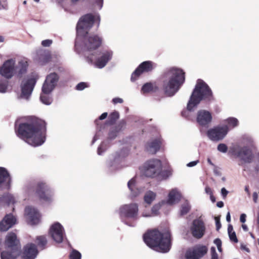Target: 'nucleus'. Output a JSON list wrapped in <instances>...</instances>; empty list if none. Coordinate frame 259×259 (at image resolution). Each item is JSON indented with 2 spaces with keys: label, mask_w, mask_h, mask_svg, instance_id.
<instances>
[{
  "label": "nucleus",
  "mask_w": 259,
  "mask_h": 259,
  "mask_svg": "<svg viewBox=\"0 0 259 259\" xmlns=\"http://www.w3.org/2000/svg\"><path fill=\"white\" fill-rule=\"evenodd\" d=\"M17 122L15 126H16ZM17 136L28 144L36 147L46 141V123L45 121L33 117L15 127Z\"/></svg>",
  "instance_id": "nucleus-1"
},
{
  "label": "nucleus",
  "mask_w": 259,
  "mask_h": 259,
  "mask_svg": "<svg viewBox=\"0 0 259 259\" xmlns=\"http://www.w3.org/2000/svg\"><path fill=\"white\" fill-rule=\"evenodd\" d=\"M143 240L151 248L161 252H168L171 247L170 234L168 230L161 233L155 230L143 235Z\"/></svg>",
  "instance_id": "nucleus-2"
},
{
  "label": "nucleus",
  "mask_w": 259,
  "mask_h": 259,
  "mask_svg": "<svg viewBox=\"0 0 259 259\" xmlns=\"http://www.w3.org/2000/svg\"><path fill=\"white\" fill-rule=\"evenodd\" d=\"M163 89L169 97L173 96L180 89L185 81V73L181 69L171 68L163 75Z\"/></svg>",
  "instance_id": "nucleus-3"
},
{
  "label": "nucleus",
  "mask_w": 259,
  "mask_h": 259,
  "mask_svg": "<svg viewBox=\"0 0 259 259\" xmlns=\"http://www.w3.org/2000/svg\"><path fill=\"white\" fill-rule=\"evenodd\" d=\"M212 92L208 85L202 80L198 79L195 87L187 104L188 111H192L202 100H210Z\"/></svg>",
  "instance_id": "nucleus-4"
},
{
  "label": "nucleus",
  "mask_w": 259,
  "mask_h": 259,
  "mask_svg": "<svg viewBox=\"0 0 259 259\" xmlns=\"http://www.w3.org/2000/svg\"><path fill=\"white\" fill-rule=\"evenodd\" d=\"M102 38L96 34H86L79 41L78 46H76L75 41V49L78 54L91 52L98 49L102 43Z\"/></svg>",
  "instance_id": "nucleus-5"
},
{
  "label": "nucleus",
  "mask_w": 259,
  "mask_h": 259,
  "mask_svg": "<svg viewBox=\"0 0 259 259\" xmlns=\"http://www.w3.org/2000/svg\"><path fill=\"white\" fill-rule=\"evenodd\" d=\"M96 18L100 21V16H94L91 14H88L82 16L78 21L76 25V46H78L79 41L81 36L88 34V31L92 27ZM99 23H98V25Z\"/></svg>",
  "instance_id": "nucleus-6"
},
{
  "label": "nucleus",
  "mask_w": 259,
  "mask_h": 259,
  "mask_svg": "<svg viewBox=\"0 0 259 259\" xmlns=\"http://www.w3.org/2000/svg\"><path fill=\"white\" fill-rule=\"evenodd\" d=\"M19 244L16 235L14 233H9L6 236L5 245L11 251H1V259H16L20 253Z\"/></svg>",
  "instance_id": "nucleus-7"
},
{
  "label": "nucleus",
  "mask_w": 259,
  "mask_h": 259,
  "mask_svg": "<svg viewBox=\"0 0 259 259\" xmlns=\"http://www.w3.org/2000/svg\"><path fill=\"white\" fill-rule=\"evenodd\" d=\"M28 193L35 192L39 198L45 201L50 202L52 200V192L44 183H38L35 185L34 184L27 186Z\"/></svg>",
  "instance_id": "nucleus-8"
},
{
  "label": "nucleus",
  "mask_w": 259,
  "mask_h": 259,
  "mask_svg": "<svg viewBox=\"0 0 259 259\" xmlns=\"http://www.w3.org/2000/svg\"><path fill=\"white\" fill-rule=\"evenodd\" d=\"M138 211V206L136 203L125 204L121 206L119 209V215L121 221L126 225L132 226L131 225L125 221V219H137Z\"/></svg>",
  "instance_id": "nucleus-9"
},
{
  "label": "nucleus",
  "mask_w": 259,
  "mask_h": 259,
  "mask_svg": "<svg viewBox=\"0 0 259 259\" xmlns=\"http://www.w3.org/2000/svg\"><path fill=\"white\" fill-rule=\"evenodd\" d=\"M247 146H244L239 150H234L233 154L245 163H250L253 157L252 151L249 148L254 146V142L252 138L247 139Z\"/></svg>",
  "instance_id": "nucleus-10"
},
{
  "label": "nucleus",
  "mask_w": 259,
  "mask_h": 259,
  "mask_svg": "<svg viewBox=\"0 0 259 259\" xmlns=\"http://www.w3.org/2000/svg\"><path fill=\"white\" fill-rule=\"evenodd\" d=\"M161 170V162L158 159L150 160L145 163L144 175L147 177H154Z\"/></svg>",
  "instance_id": "nucleus-11"
},
{
  "label": "nucleus",
  "mask_w": 259,
  "mask_h": 259,
  "mask_svg": "<svg viewBox=\"0 0 259 259\" xmlns=\"http://www.w3.org/2000/svg\"><path fill=\"white\" fill-rule=\"evenodd\" d=\"M229 131L227 126H218L207 132V136L212 141H219L223 139Z\"/></svg>",
  "instance_id": "nucleus-12"
},
{
  "label": "nucleus",
  "mask_w": 259,
  "mask_h": 259,
  "mask_svg": "<svg viewBox=\"0 0 259 259\" xmlns=\"http://www.w3.org/2000/svg\"><path fill=\"white\" fill-rule=\"evenodd\" d=\"M205 226L201 217L194 220L190 227L192 236L197 239L201 238L205 232Z\"/></svg>",
  "instance_id": "nucleus-13"
},
{
  "label": "nucleus",
  "mask_w": 259,
  "mask_h": 259,
  "mask_svg": "<svg viewBox=\"0 0 259 259\" xmlns=\"http://www.w3.org/2000/svg\"><path fill=\"white\" fill-rule=\"evenodd\" d=\"M50 233L53 240L57 243L62 242L65 238L64 229L59 223H56L51 226Z\"/></svg>",
  "instance_id": "nucleus-14"
},
{
  "label": "nucleus",
  "mask_w": 259,
  "mask_h": 259,
  "mask_svg": "<svg viewBox=\"0 0 259 259\" xmlns=\"http://www.w3.org/2000/svg\"><path fill=\"white\" fill-rule=\"evenodd\" d=\"M59 80V76L56 73H51L47 75L42 87L45 93H50L54 89Z\"/></svg>",
  "instance_id": "nucleus-15"
},
{
  "label": "nucleus",
  "mask_w": 259,
  "mask_h": 259,
  "mask_svg": "<svg viewBox=\"0 0 259 259\" xmlns=\"http://www.w3.org/2000/svg\"><path fill=\"white\" fill-rule=\"evenodd\" d=\"M15 61L10 59L5 61L0 68V74L2 76L10 79L12 77L15 72Z\"/></svg>",
  "instance_id": "nucleus-16"
},
{
  "label": "nucleus",
  "mask_w": 259,
  "mask_h": 259,
  "mask_svg": "<svg viewBox=\"0 0 259 259\" xmlns=\"http://www.w3.org/2000/svg\"><path fill=\"white\" fill-rule=\"evenodd\" d=\"M207 252V248L204 245H198L188 250L185 254L186 259H200Z\"/></svg>",
  "instance_id": "nucleus-17"
},
{
  "label": "nucleus",
  "mask_w": 259,
  "mask_h": 259,
  "mask_svg": "<svg viewBox=\"0 0 259 259\" xmlns=\"http://www.w3.org/2000/svg\"><path fill=\"white\" fill-rule=\"evenodd\" d=\"M127 154L128 151L125 149L121 150L119 152H116L113 156V160L108 162L109 169L112 171L119 169L120 167V162Z\"/></svg>",
  "instance_id": "nucleus-18"
},
{
  "label": "nucleus",
  "mask_w": 259,
  "mask_h": 259,
  "mask_svg": "<svg viewBox=\"0 0 259 259\" xmlns=\"http://www.w3.org/2000/svg\"><path fill=\"white\" fill-rule=\"evenodd\" d=\"M36 80L34 77L27 79L23 83L21 87V96L22 98L28 99L31 95Z\"/></svg>",
  "instance_id": "nucleus-19"
},
{
  "label": "nucleus",
  "mask_w": 259,
  "mask_h": 259,
  "mask_svg": "<svg viewBox=\"0 0 259 259\" xmlns=\"http://www.w3.org/2000/svg\"><path fill=\"white\" fill-rule=\"evenodd\" d=\"M153 65L154 63L150 61H144L132 73L131 78V80L132 81L136 80L137 77L144 72L151 71L154 68Z\"/></svg>",
  "instance_id": "nucleus-20"
},
{
  "label": "nucleus",
  "mask_w": 259,
  "mask_h": 259,
  "mask_svg": "<svg viewBox=\"0 0 259 259\" xmlns=\"http://www.w3.org/2000/svg\"><path fill=\"white\" fill-rule=\"evenodd\" d=\"M25 214L27 219L31 225H36L39 223L40 221V215L39 212L35 208L27 206L25 208Z\"/></svg>",
  "instance_id": "nucleus-21"
},
{
  "label": "nucleus",
  "mask_w": 259,
  "mask_h": 259,
  "mask_svg": "<svg viewBox=\"0 0 259 259\" xmlns=\"http://www.w3.org/2000/svg\"><path fill=\"white\" fill-rule=\"evenodd\" d=\"M16 218L10 213L7 214L0 222V231H7L16 223Z\"/></svg>",
  "instance_id": "nucleus-22"
},
{
  "label": "nucleus",
  "mask_w": 259,
  "mask_h": 259,
  "mask_svg": "<svg viewBox=\"0 0 259 259\" xmlns=\"http://www.w3.org/2000/svg\"><path fill=\"white\" fill-rule=\"evenodd\" d=\"M37 253L36 246L33 243H29L24 247L23 257L24 259H34Z\"/></svg>",
  "instance_id": "nucleus-23"
},
{
  "label": "nucleus",
  "mask_w": 259,
  "mask_h": 259,
  "mask_svg": "<svg viewBox=\"0 0 259 259\" xmlns=\"http://www.w3.org/2000/svg\"><path fill=\"white\" fill-rule=\"evenodd\" d=\"M211 119L212 116L209 112L204 110L198 112L197 121L200 125H207L211 122Z\"/></svg>",
  "instance_id": "nucleus-24"
},
{
  "label": "nucleus",
  "mask_w": 259,
  "mask_h": 259,
  "mask_svg": "<svg viewBox=\"0 0 259 259\" xmlns=\"http://www.w3.org/2000/svg\"><path fill=\"white\" fill-rule=\"evenodd\" d=\"M51 54L49 51L41 49L36 52L35 60L40 64L45 65L50 61Z\"/></svg>",
  "instance_id": "nucleus-25"
},
{
  "label": "nucleus",
  "mask_w": 259,
  "mask_h": 259,
  "mask_svg": "<svg viewBox=\"0 0 259 259\" xmlns=\"http://www.w3.org/2000/svg\"><path fill=\"white\" fill-rule=\"evenodd\" d=\"M112 54L111 51H106L104 52L101 57L97 60L96 66L99 68H103L107 62L111 59Z\"/></svg>",
  "instance_id": "nucleus-26"
},
{
  "label": "nucleus",
  "mask_w": 259,
  "mask_h": 259,
  "mask_svg": "<svg viewBox=\"0 0 259 259\" xmlns=\"http://www.w3.org/2000/svg\"><path fill=\"white\" fill-rule=\"evenodd\" d=\"M107 115H108V113L107 112H104V113H102L98 119L95 120V123H96V124L97 126V129L98 131L96 133V135H95V136L93 139L92 144H93L96 142V141H97L99 138V137L100 136L101 132L104 128V127H105V126L106 125L105 123L103 125H100L99 123V120L105 119L107 117Z\"/></svg>",
  "instance_id": "nucleus-27"
},
{
  "label": "nucleus",
  "mask_w": 259,
  "mask_h": 259,
  "mask_svg": "<svg viewBox=\"0 0 259 259\" xmlns=\"http://www.w3.org/2000/svg\"><path fill=\"white\" fill-rule=\"evenodd\" d=\"M161 144L160 140L155 139L147 144L146 149L151 154H155L159 150Z\"/></svg>",
  "instance_id": "nucleus-28"
},
{
  "label": "nucleus",
  "mask_w": 259,
  "mask_h": 259,
  "mask_svg": "<svg viewBox=\"0 0 259 259\" xmlns=\"http://www.w3.org/2000/svg\"><path fill=\"white\" fill-rule=\"evenodd\" d=\"M181 197V194L176 189H172L169 193L166 203L169 205L177 203L180 201Z\"/></svg>",
  "instance_id": "nucleus-29"
},
{
  "label": "nucleus",
  "mask_w": 259,
  "mask_h": 259,
  "mask_svg": "<svg viewBox=\"0 0 259 259\" xmlns=\"http://www.w3.org/2000/svg\"><path fill=\"white\" fill-rule=\"evenodd\" d=\"M28 62L26 59H23L18 62L16 66L15 71L18 73L19 76H21L25 74L27 70Z\"/></svg>",
  "instance_id": "nucleus-30"
},
{
  "label": "nucleus",
  "mask_w": 259,
  "mask_h": 259,
  "mask_svg": "<svg viewBox=\"0 0 259 259\" xmlns=\"http://www.w3.org/2000/svg\"><path fill=\"white\" fill-rule=\"evenodd\" d=\"M127 187L131 193V197H135L137 196L141 192L140 189H138L135 186V180L133 178L127 183Z\"/></svg>",
  "instance_id": "nucleus-31"
},
{
  "label": "nucleus",
  "mask_w": 259,
  "mask_h": 259,
  "mask_svg": "<svg viewBox=\"0 0 259 259\" xmlns=\"http://www.w3.org/2000/svg\"><path fill=\"white\" fill-rule=\"evenodd\" d=\"M11 178L7 169L3 167H0V184L4 182L10 183Z\"/></svg>",
  "instance_id": "nucleus-32"
},
{
  "label": "nucleus",
  "mask_w": 259,
  "mask_h": 259,
  "mask_svg": "<svg viewBox=\"0 0 259 259\" xmlns=\"http://www.w3.org/2000/svg\"><path fill=\"white\" fill-rule=\"evenodd\" d=\"M50 93H45L42 91L40 96V101L47 105H50L53 101L52 98L49 95Z\"/></svg>",
  "instance_id": "nucleus-33"
},
{
  "label": "nucleus",
  "mask_w": 259,
  "mask_h": 259,
  "mask_svg": "<svg viewBox=\"0 0 259 259\" xmlns=\"http://www.w3.org/2000/svg\"><path fill=\"white\" fill-rule=\"evenodd\" d=\"M156 197V194L152 191H149L146 193L144 196L145 202L150 204L152 201L155 199Z\"/></svg>",
  "instance_id": "nucleus-34"
},
{
  "label": "nucleus",
  "mask_w": 259,
  "mask_h": 259,
  "mask_svg": "<svg viewBox=\"0 0 259 259\" xmlns=\"http://www.w3.org/2000/svg\"><path fill=\"white\" fill-rule=\"evenodd\" d=\"M226 122L227 123V125H225V126H227L229 130L230 128H233L238 125V120L237 118L234 117L228 118L226 120Z\"/></svg>",
  "instance_id": "nucleus-35"
},
{
  "label": "nucleus",
  "mask_w": 259,
  "mask_h": 259,
  "mask_svg": "<svg viewBox=\"0 0 259 259\" xmlns=\"http://www.w3.org/2000/svg\"><path fill=\"white\" fill-rule=\"evenodd\" d=\"M191 206L188 201H185L181 205L180 215L181 216L186 214L190 210Z\"/></svg>",
  "instance_id": "nucleus-36"
},
{
  "label": "nucleus",
  "mask_w": 259,
  "mask_h": 259,
  "mask_svg": "<svg viewBox=\"0 0 259 259\" xmlns=\"http://www.w3.org/2000/svg\"><path fill=\"white\" fill-rule=\"evenodd\" d=\"M120 130V128L119 126L112 127L109 133L108 139L110 140L114 139L117 137V134Z\"/></svg>",
  "instance_id": "nucleus-37"
},
{
  "label": "nucleus",
  "mask_w": 259,
  "mask_h": 259,
  "mask_svg": "<svg viewBox=\"0 0 259 259\" xmlns=\"http://www.w3.org/2000/svg\"><path fill=\"white\" fill-rule=\"evenodd\" d=\"M118 118L119 113L117 112L114 111L111 113L108 117V120L107 121L106 124H113Z\"/></svg>",
  "instance_id": "nucleus-38"
},
{
  "label": "nucleus",
  "mask_w": 259,
  "mask_h": 259,
  "mask_svg": "<svg viewBox=\"0 0 259 259\" xmlns=\"http://www.w3.org/2000/svg\"><path fill=\"white\" fill-rule=\"evenodd\" d=\"M153 90V85L152 83L148 82L144 84L141 89V92L143 94L149 93Z\"/></svg>",
  "instance_id": "nucleus-39"
},
{
  "label": "nucleus",
  "mask_w": 259,
  "mask_h": 259,
  "mask_svg": "<svg viewBox=\"0 0 259 259\" xmlns=\"http://www.w3.org/2000/svg\"><path fill=\"white\" fill-rule=\"evenodd\" d=\"M165 203V201H162L161 203H159L154 205L151 209V214L152 215H156L158 214V211L161 206V205Z\"/></svg>",
  "instance_id": "nucleus-40"
},
{
  "label": "nucleus",
  "mask_w": 259,
  "mask_h": 259,
  "mask_svg": "<svg viewBox=\"0 0 259 259\" xmlns=\"http://www.w3.org/2000/svg\"><path fill=\"white\" fill-rule=\"evenodd\" d=\"M70 259H81V254L77 250L73 249L69 255Z\"/></svg>",
  "instance_id": "nucleus-41"
},
{
  "label": "nucleus",
  "mask_w": 259,
  "mask_h": 259,
  "mask_svg": "<svg viewBox=\"0 0 259 259\" xmlns=\"http://www.w3.org/2000/svg\"><path fill=\"white\" fill-rule=\"evenodd\" d=\"M37 244L39 247H44L47 244V241L45 237L41 236L37 237Z\"/></svg>",
  "instance_id": "nucleus-42"
},
{
  "label": "nucleus",
  "mask_w": 259,
  "mask_h": 259,
  "mask_svg": "<svg viewBox=\"0 0 259 259\" xmlns=\"http://www.w3.org/2000/svg\"><path fill=\"white\" fill-rule=\"evenodd\" d=\"M217 149L221 152L226 153L228 150V147L226 144L221 143L218 145Z\"/></svg>",
  "instance_id": "nucleus-43"
},
{
  "label": "nucleus",
  "mask_w": 259,
  "mask_h": 259,
  "mask_svg": "<svg viewBox=\"0 0 259 259\" xmlns=\"http://www.w3.org/2000/svg\"><path fill=\"white\" fill-rule=\"evenodd\" d=\"M106 147L105 146V142H102L101 144L99 146L97 150L98 155H101L105 151Z\"/></svg>",
  "instance_id": "nucleus-44"
},
{
  "label": "nucleus",
  "mask_w": 259,
  "mask_h": 259,
  "mask_svg": "<svg viewBox=\"0 0 259 259\" xmlns=\"http://www.w3.org/2000/svg\"><path fill=\"white\" fill-rule=\"evenodd\" d=\"M88 87L89 85L87 83L84 82H81L76 85L75 89L78 91H82Z\"/></svg>",
  "instance_id": "nucleus-45"
},
{
  "label": "nucleus",
  "mask_w": 259,
  "mask_h": 259,
  "mask_svg": "<svg viewBox=\"0 0 259 259\" xmlns=\"http://www.w3.org/2000/svg\"><path fill=\"white\" fill-rule=\"evenodd\" d=\"M9 8L8 0H0V10H8Z\"/></svg>",
  "instance_id": "nucleus-46"
},
{
  "label": "nucleus",
  "mask_w": 259,
  "mask_h": 259,
  "mask_svg": "<svg viewBox=\"0 0 259 259\" xmlns=\"http://www.w3.org/2000/svg\"><path fill=\"white\" fill-rule=\"evenodd\" d=\"M211 259H218V255L216 252L214 247H211L210 248Z\"/></svg>",
  "instance_id": "nucleus-47"
},
{
  "label": "nucleus",
  "mask_w": 259,
  "mask_h": 259,
  "mask_svg": "<svg viewBox=\"0 0 259 259\" xmlns=\"http://www.w3.org/2000/svg\"><path fill=\"white\" fill-rule=\"evenodd\" d=\"M230 239L231 241L237 243L238 242V239L237 238L236 233L235 232H233L230 234H229Z\"/></svg>",
  "instance_id": "nucleus-48"
},
{
  "label": "nucleus",
  "mask_w": 259,
  "mask_h": 259,
  "mask_svg": "<svg viewBox=\"0 0 259 259\" xmlns=\"http://www.w3.org/2000/svg\"><path fill=\"white\" fill-rule=\"evenodd\" d=\"M215 221L216 225V229L217 231H219L222 227L220 218L218 217H215Z\"/></svg>",
  "instance_id": "nucleus-49"
},
{
  "label": "nucleus",
  "mask_w": 259,
  "mask_h": 259,
  "mask_svg": "<svg viewBox=\"0 0 259 259\" xmlns=\"http://www.w3.org/2000/svg\"><path fill=\"white\" fill-rule=\"evenodd\" d=\"M52 44L51 39H46L41 41V45L44 47H49Z\"/></svg>",
  "instance_id": "nucleus-50"
},
{
  "label": "nucleus",
  "mask_w": 259,
  "mask_h": 259,
  "mask_svg": "<svg viewBox=\"0 0 259 259\" xmlns=\"http://www.w3.org/2000/svg\"><path fill=\"white\" fill-rule=\"evenodd\" d=\"M259 192H254L252 194L253 201L255 203H256L258 201Z\"/></svg>",
  "instance_id": "nucleus-51"
},
{
  "label": "nucleus",
  "mask_w": 259,
  "mask_h": 259,
  "mask_svg": "<svg viewBox=\"0 0 259 259\" xmlns=\"http://www.w3.org/2000/svg\"><path fill=\"white\" fill-rule=\"evenodd\" d=\"M229 192L225 188H223L221 189V195L224 199H225L228 195Z\"/></svg>",
  "instance_id": "nucleus-52"
},
{
  "label": "nucleus",
  "mask_w": 259,
  "mask_h": 259,
  "mask_svg": "<svg viewBox=\"0 0 259 259\" xmlns=\"http://www.w3.org/2000/svg\"><path fill=\"white\" fill-rule=\"evenodd\" d=\"M123 101L121 98H115L112 99V102L114 104H117V103H123Z\"/></svg>",
  "instance_id": "nucleus-53"
},
{
  "label": "nucleus",
  "mask_w": 259,
  "mask_h": 259,
  "mask_svg": "<svg viewBox=\"0 0 259 259\" xmlns=\"http://www.w3.org/2000/svg\"><path fill=\"white\" fill-rule=\"evenodd\" d=\"M214 243L217 245L218 247H220V246H222V241L220 239L217 238L215 239L214 241Z\"/></svg>",
  "instance_id": "nucleus-54"
},
{
  "label": "nucleus",
  "mask_w": 259,
  "mask_h": 259,
  "mask_svg": "<svg viewBox=\"0 0 259 259\" xmlns=\"http://www.w3.org/2000/svg\"><path fill=\"white\" fill-rule=\"evenodd\" d=\"M199 162V160L191 161L187 164L188 167H192L196 165Z\"/></svg>",
  "instance_id": "nucleus-55"
},
{
  "label": "nucleus",
  "mask_w": 259,
  "mask_h": 259,
  "mask_svg": "<svg viewBox=\"0 0 259 259\" xmlns=\"http://www.w3.org/2000/svg\"><path fill=\"white\" fill-rule=\"evenodd\" d=\"M246 215L245 213L241 214L240 217V221L242 223H245L246 221Z\"/></svg>",
  "instance_id": "nucleus-56"
},
{
  "label": "nucleus",
  "mask_w": 259,
  "mask_h": 259,
  "mask_svg": "<svg viewBox=\"0 0 259 259\" xmlns=\"http://www.w3.org/2000/svg\"><path fill=\"white\" fill-rule=\"evenodd\" d=\"M205 191L206 193H207V194H209V195H211V194H212L211 189L208 186H206L205 187Z\"/></svg>",
  "instance_id": "nucleus-57"
},
{
  "label": "nucleus",
  "mask_w": 259,
  "mask_h": 259,
  "mask_svg": "<svg viewBox=\"0 0 259 259\" xmlns=\"http://www.w3.org/2000/svg\"><path fill=\"white\" fill-rule=\"evenodd\" d=\"M96 3L99 5V9H101L103 7V0H96Z\"/></svg>",
  "instance_id": "nucleus-58"
},
{
  "label": "nucleus",
  "mask_w": 259,
  "mask_h": 259,
  "mask_svg": "<svg viewBox=\"0 0 259 259\" xmlns=\"http://www.w3.org/2000/svg\"><path fill=\"white\" fill-rule=\"evenodd\" d=\"M244 190L247 193L248 196L250 197V192L249 191V187L248 185H246L244 188Z\"/></svg>",
  "instance_id": "nucleus-59"
},
{
  "label": "nucleus",
  "mask_w": 259,
  "mask_h": 259,
  "mask_svg": "<svg viewBox=\"0 0 259 259\" xmlns=\"http://www.w3.org/2000/svg\"><path fill=\"white\" fill-rule=\"evenodd\" d=\"M233 226L231 225H229L228 227V234H230L231 233L233 232Z\"/></svg>",
  "instance_id": "nucleus-60"
},
{
  "label": "nucleus",
  "mask_w": 259,
  "mask_h": 259,
  "mask_svg": "<svg viewBox=\"0 0 259 259\" xmlns=\"http://www.w3.org/2000/svg\"><path fill=\"white\" fill-rule=\"evenodd\" d=\"M217 206L219 208H222L224 206V202L223 201H219L217 203Z\"/></svg>",
  "instance_id": "nucleus-61"
},
{
  "label": "nucleus",
  "mask_w": 259,
  "mask_h": 259,
  "mask_svg": "<svg viewBox=\"0 0 259 259\" xmlns=\"http://www.w3.org/2000/svg\"><path fill=\"white\" fill-rule=\"evenodd\" d=\"M8 197L9 198V203H14V198L12 196H11V195L8 196Z\"/></svg>",
  "instance_id": "nucleus-62"
},
{
  "label": "nucleus",
  "mask_w": 259,
  "mask_h": 259,
  "mask_svg": "<svg viewBox=\"0 0 259 259\" xmlns=\"http://www.w3.org/2000/svg\"><path fill=\"white\" fill-rule=\"evenodd\" d=\"M151 215H152L149 212H148V213L143 212L142 214V216L143 217H150Z\"/></svg>",
  "instance_id": "nucleus-63"
},
{
  "label": "nucleus",
  "mask_w": 259,
  "mask_h": 259,
  "mask_svg": "<svg viewBox=\"0 0 259 259\" xmlns=\"http://www.w3.org/2000/svg\"><path fill=\"white\" fill-rule=\"evenodd\" d=\"M226 220L228 222H230L231 221V216L229 212H228L226 215Z\"/></svg>",
  "instance_id": "nucleus-64"
}]
</instances>
